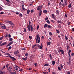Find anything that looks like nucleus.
Instances as JSON below:
<instances>
[{"instance_id":"nucleus-21","label":"nucleus","mask_w":74,"mask_h":74,"mask_svg":"<svg viewBox=\"0 0 74 74\" xmlns=\"http://www.w3.org/2000/svg\"><path fill=\"white\" fill-rule=\"evenodd\" d=\"M40 10V6H38V8H37V10L38 11H39Z\"/></svg>"},{"instance_id":"nucleus-2","label":"nucleus","mask_w":74,"mask_h":74,"mask_svg":"<svg viewBox=\"0 0 74 74\" xmlns=\"http://www.w3.org/2000/svg\"><path fill=\"white\" fill-rule=\"evenodd\" d=\"M39 34L36 35V37H37V40H38V44L40 43V37H39Z\"/></svg>"},{"instance_id":"nucleus-11","label":"nucleus","mask_w":74,"mask_h":74,"mask_svg":"<svg viewBox=\"0 0 74 74\" xmlns=\"http://www.w3.org/2000/svg\"><path fill=\"white\" fill-rule=\"evenodd\" d=\"M43 12L44 14H47L48 13V11L47 10H44L43 11Z\"/></svg>"},{"instance_id":"nucleus-20","label":"nucleus","mask_w":74,"mask_h":74,"mask_svg":"<svg viewBox=\"0 0 74 74\" xmlns=\"http://www.w3.org/2000/svg\"><path fill=\"white\" fill-rule=\"evenodd\" d=\"M56 12L57 13V15H59V10H57L56 11Z\"/></svg>"},{"instance_id":"nucleus-41","label":"nucleus","mask_w":74,"mask_h":74,"mask_svg":"<svg viewBox=\"0 0 74 74\" xmlns=\"http://www.w3.org/2000/svg\"><path fill=\"white\" fill-rule=\"evenodd\" d=\"M69 45H68L67 47V49H66L67 50V51H69Z\"/></svg>"},{"instance_id":"nucleus-54","label":"nucleus","mask_w":74,"mask_h":74,"mask_svg":"<svg viewBox=\"0 0 74 74\" xmlns=\"http://www.w3.org/2000/svg\"><path fill=\"white\" fill-rule=\"evenodd\" d=\"M49 35H50V36H52V34L51 32H50L49 33Z\"/></svg>"},{"instance_id":"nucleus-28","label":"nucleus","mask_w":74,"mask_h":74,"mask_svg":"<svg viewBox=\"0 0 74 74\" xmlns=\"http://www.w3.org/2000/svg\"><path fill=\"white\" fill-rule=\"evenodd\" d=\"M13 40V39L12 38H9V41H12V40Z\"/></svg>"},{"instance_id":"nucleus-36","label":"nucleus","mask_w":74,"mask_h":74,"mask_svg":"<svg viewBox=\"0 0 74 74\" xmlns=\"http://www.w3.org/2000/svg\"><path fill=\"white\" fill-rule=\"evenodd\" d=\"M22 9H23V11H25L26 10V9L24 8L23 7H22Z\"/></svg>"},{"instance_id":"nucleus-10","label":"nucleus","mask_w":74,"mask_h":74,"mask_svg":"<svg viewBox=\"0 0 74 74\" xmlns=\"http://www.w3.org/2000/svg\"><path fill=\"white\" fill-rule=\"evenodd\" d=\"M67 5V3H63L62 4V6H66V5Z\"/></svg>"},{"instance_id":"nucleus-24","label":"nucleus","mask_w":74,"mask_h":74,"mask_svg":"<svg viewBox=\"0 0 74 74\" xmlns=\"http://www.w3.org/2000/svg\"><path fill=\"white\" fill-rule=\"evenodd\" d=\"M47 27H48V28L49 29L51 28V26L50 25H47Z\"/></svg>"},{"instance_id":"nucleus-30","label":"nucleus","mask_w":74,"mask_h":74,"mask_svg":"<svg viewBox=\"0 0 74 74\" xmlns=\"http://www.w3.org/2000/svg\"><path fill=\"white\" fill-rule=\"evenodd\" d=\"M6 54L7 55H8V56H11V55H10V53H6Z\"/></svg>"},{"instance_id":"nucleus-53","label":"nucleus","mask_w":74,"mask_h":74,"mask_svg":"<svg viewBox=\"0 0 74 74\" xmlns=\"http://www.w3.org/2000/svg\"><path fill=\"white\" fill-rule=\"evenodd\" d=\"M71 55L72 56H74V53H72L71 54Z\"/></svg>"},{"instance_id":"nucleus-19","label":"nucleus","mask_w":74,"mask_h":74,"mask_svg":"<svg viewBox=\"0 0 74 74\" xmlns=\"http://www.w3.org/2000/svg\"><path fill=\"white\" fill-rule=\"evenodd\" d=\"M14 72H12L11 74H16V71H14Z\"/></svg>"},{"instance_id":"nucleus-23","label":"nucleus","mask_w":74,"mask_h":74,"mask_svg":"<svg viewBox=\"0 0 74 74\" xmlns=\"http://www.w3.org/2000/svg\"><path fill=\"white\" fill-rule=\"evenodd\" d=\"M68 7L69 8H71V3L69 4V5L68 6Z\"/></svg>"},{"instance_id":"nucleus-25","label":"nucleus","mask_w":74,"mask_h":74,"mask_svg":"<svg viewBox=\"0 0 74 74\" xmlns=\"http://www.w3.org/2000/svg\"><path fill=\"white\" fill-rule=\"evenodd\" d=\"M44 67H45V66H49V64H45L44 65Z\"/></svg>"},{"instance_id":"nucleus-48","label":"nucleus","mask_w":74,"mask_h":74,"mask_svg":"<svg viewBox=\"0 0 74 74\" xmlns=\"http://www.w3.org/2000/svg\"><path fill=\"white\" fill-rule=\"evenodd\" d=\"M69 52H68V54H70V53L71 52V50L69 49Z\"/></svg>"},{"instance_id":"nucleus-33","label":"nucleus","mask_w":74,"mask_h":74,"mask_svg":"<svg viewBox=\"0 0 74 74\" xmlns=\"http://www.w3.org/2000/svg\"><path fill=\"white\" fill-rule=\"evenodd\" d=\"M12 47L11 46H10L8 47V51H9L10 49H11V48H12Z\"/></svg>"},{"instance_id":"nucleus-13","label":"nucleus","mask_w":74,"mask_h":74,"mask_svg":"<svg viewBox=\"0 0 74 74\" xmlns=\"http://www.w3.org/2000/svg\"><path fill=\"white\" fill-rule=\"evenodd\" d=\"M71 60H69V62H67V64H69V65H70L71 64V62L70 61Z\"/></svg>"},{"instance_id":"nucleus-9","label":"nucleus","mask_w":74,"mask_h":74,"mask_svg":"<svg viewBox=\"0 0 74 74\" xmlns=\"http://www.w3.org/2000/svg\"><path fill=\"white\" fill-rule=\"evenodd\" d=\"M42 14V10H41V9H40V12H39V16H40L41 15V14Z\"/></svg>"},{"instance_id":"nucleus-4","label":"nucleus","mask_w":74,"mask_h":74,"mask_svg":"<svg viewBox=\"0 0 74 74\" xmlns=\"http://www.w3.org/2000/svg\"><path fill=\"white\" fill-rule=\"evenodd\" d=\"M9 57L13 61H14V60H16V58L14 57H12L11 56H9Z\"/></svg>"},{"instance_id":"nucleus-12","label":"nucleus","mask_w":74,"mask_h":74,"mask_svg":"<svg viewBox=\"0 0 74 74\" xmlns=\"http://www.w3.org/2000/svg\"><path fill=\"white\" fill-rule=\"evenodd\" d=\"M60 52H61V53H62V54H63H63H64V51H63V50H62V49H60Z\"/></svg>"},{"instance_id":"nucleus-17","label":"nucleus","mask_w":74,"mask_h":74,"mask_svg":"<svg viewBox=\"0 0 74 74\" xmlns=\"http://www.w3.org/2000/svg\"><path fill=\"white\" fill-rule=\"evenodd\" d=\"M69 55V56L68 57V58H69V60H71V56H70V54H68Z\"/></svg>"},{"instance_id":"nucleus-62","label":"nucleus","mask_w":74,"mask_h":74,"mask_svg":"<svg viewBox=\"0 0 74 74\" xmlns=\"http://www.w3.org/2000/svg\"><path fill=\"white\" fill-rule=\"evenodd\" d=\"M10 45H11L9 43L7 46L6 47H8L9 46H10Z\"/></svg>"},{"instance_id":"nucleus-40","label":"nucleus","mask_w":74,"mask_h":74,"mask_svg":"<svg viewBox=\"0 0 74 74\" xmlns=\"http://www.w3.org/2000/svg\"><path fill=\"white\" fill-rule=\"evenodd\" d=\"M14 42L13 41H11L9 43L11 45L12 44V43Z\"/></svg>"},{"instance_id":"nucleus-27","label":"nucleus","mask_w":74,"mask_h":74,"mask_svg":"<svg viewBox=\"0 0 74 74\" xmlns=\"http://www.w3.org/2000/svg\"><path fill=\"white\" fill-rule=\"evenodd\" d=\"M47 24H45V25L44 26V28H46V27H47Z\"/></svg>"},{"instance_id":"nucleus-43","label":"nucleus","mask_w":74,"mask_h":74,"mask_svg":"<svg viewBox=\"0 0 74 74\" xmlns=\"http://www.w3.org/2000/svg\"><path fill=\"white\" fill-rule=\"evenodd\" d=\"M24 32H25V33H26V28L24 29Z\"/></svg>"},{"instance_id":"nucleus-49","label":"nucleus","mask_w":74,"mask_h":74,"mask_svg":"<svg viewBox=\"0 0 74 74\" xmlns=\"http://www.w3.org/2000/svg\"><path fill=\"white\" fill-rule=\"evenodd\" d=\"M33 12H34V10H31V13H33Z\"/></svg>"},{"instance_id":"nucleus-8","label":"nucleus","mask_w":74,"mask_h":74,"mask_svg":"<svg viewBox=\"0 0 74 74\" xmlns=\"http://www.w3.org/2000/svg\"><path fill=\"white\" fill-rule=\"evenodd\" d=\"M6 44H7V42H5L4 43L1 44L0 45V46H3V45H6Z\"/></svg>"},{"instance_id":"nucleus-14","label":"nucleus","mask_w":74,"mask_h":74,"mask_svg":"<svg viewBox=\"0 0 74 74\" xmlns=\"http://www.w3.org/2000/svg\"><path fill=\"white\" fill-rule=\"evenodd\" d=\"M22 59L23 60H26L27 59V57H25V58H22Z\"/></svg>"},{"instance_id":"nucleus-37","label":"nucleus","mask_w":74,"mask_h":74,"mask_svg":"<svg viewBox=\"0 0 74 74\" xmlns=\"http://www.w3.org/2000/svg\"><path fill=\"white\" fill-rule=\"evenodd\" d=\"M65 39L66 40H68V38H67V36H66V35L65 36Z\"/></svg>"},{"instance_id":"nucleus-56","label":"nucleus","mask_w":74,"mask_h":74,"mask_svg":"<svg viewBox=\"0 0 74 74\" xmlns=\"http://www.w3.org/2000/svg\"><path fill=\"white\" fill-rule=\"evenodd\" d=\"M71 23V22H69L68 23V25H70Z\"/></svg>"},{"instance_id":"nucleus-29","label":"nucleus","mask_w":74,"mask_h":74,"mask_svg":"<svg viewBox=\"0 0 74 74\" xmlns=\"http://www.w3.org/2000/svg\"><path fill=\"white\" fill-rule=\"evenodd\" d=\"M29 12H30V10H27V14L28 15L29 14Z\"/></svg>"},{"instance_id":"nucleus-15","label":"nucleus","mask_w":74,"mask_h":74,"mask_svg":"<svg viewBox=\"0 0 74 74\" xmlns=\"http://www.w3.org/2000/svg\"><path fill=\"white\" fill-rule=\"evenodd\" d=\"M49 58H50L51 60H52V59H53V58L52 56V55L51 54H50L49 56Z\"/></svg>"},{"instance_id":"nucleus-47","label":"nucleus","mask_w":74,"mask_h":74,"mask_svg":"<svg viewBox=\"0 0 74 74\" xmlns=\"http://www.w3.org/2000/svg\"><path fill=\"white\" fill-rule=\"evenodd\" d=\"M58 23H61L62 22H61V21H57Z\"/></svg>"},{"instance_id":"nucleus-3","label":"nucleus","mask_w":74,"mask_h":74,"mask_svg":"<svg viewBox=\"0 0 74 74\" xmlns=\"http://www.w3.org/2000/svg\"><path fill=\"white\" fill-rule=\"evenodd\" d=\"M51 16H52V18L53 19H55V20H56V21L57 20V19H56V18L55 17V14H52Z\"/></svg>"},{"instance_id":"nucleus-18","label":"nucleus","mask_w":74,"mask_h":74,"mask_svg":"<svg viewBox=\"0 0 74 74\" xmlns=\"http://www.w3.org/2000/svg\"><path fill=\"white\" fill-rule=\"evenodd\" d=\"M52 64L54 65L55 64V61H53L52 62Z\"/></svg>"},{"instance_id":"nucleus-59","label":"nucleus","mask_w":74,"mask_h":74,"mask_svg":"<svg viewBox=\"0 0 74 74\" xmlns=\"http://www.w3.org/2000/svg\"><path fill=\"white\" fill-rule=\"evenodd\" d=\"M11 34H9L8 35V37H9V38H11Z\"/></svg>"},{"instance_id":"nucleus-58","label":"nucleus","mask_w":74,"mask_h":74,"mask_svg":"<svg viewBox=\"0 0 74 74\" xmlns=\"http://www.w3.org/2000/svg\"><path fill=\"white\" fill-rule=\"evenodd\" d=\"M4 14V12H1L0 13V14Z\"/></svg>"},{"instance_id":"nucleus-39","label":"nucleus","mask_w":74,"mask_h":74,"mask_svg":"<svg viewBox=\"0 0 74 74\" xmlns=\"http://www.w3.org/2000/svg\"><path fill=\"white\" fill-rule=\"evenodd\" d=\"M18 56L19 58H21V54L19 53L18 55Z\"/></svg>"},{"instance_id":"nucleus-50","label":"nucleus","mask_w":74,"mask_h":74,"mask_svg":"<svg viewBox=\"0 0 74 74\" xmlns=\"http://www.w3.org/2000/svg\"><path fill=\"white\" fill-rule=\"evenodd\" d=\"M42 7H43V5H41L40 6V8H41H41H42Z\"/></svg>"},{"instance_id":"nucleus-55","label":"nucleus","mask_w":74,"mask_h":74,"mask_svg":"<svg viewBox=\"0 0 74 74\" xmlns=\"http://www.w3.org/2000/svg\"><path fill=\"white\" fill-rule=\"evenodd\" d=\"M0 71L1 72V74H4V73H3V72L2 71Z\"/></svg>"},{"instance_id":"nucleus-63","label":"nucleus","mask_w":74,"mask_h":74,"mask_svg":"<svg viewBox=\"0 0 74 74\" xmlns=\"http://www.w3.org/2000/svg\"><path fill=\"white\" fill-rule=\"evenodd\" d=\"M15 68H16V70H18V68L17 67H15Z\"/></svg>"},{"instance_id":"nucleus-6","label":"nucleus","mask_w":74,"mask_h":74,"mask_svg":"<svg viewBox=\"0 0 74 74\" xmlns=\"http://www.w3.org/2000/svg\"><path fill=\"white\" fill-rule=\"evenodd\" d=\"M19 53V51L18 50H17L16 51H15L14 52V55H16L17 54H18Z\"/></svg>"},{"instance_id":"nucleus-46","label":"nucleus","mask_w":74,"mask_h":74,"mask_svg":"<svg viewBox=\"0 0 74 74\" xmlns=\"http://www.w3.org/2000/svg\"><path fill=\"white\" fill-rule=\"evenodd\" d=\"M21 50H23V51H26V49L25 48H23Z\"/></svg>"},{"instance_id":"nucleus-26","label":"nucleus","mask_w":74,"mask_h":74,"mask_svg":"<svg viewBox=\"0 0 74 74\" xmlns=\"http://www.w3.org/2000/svg\"><path fill=\"white\" fill-rule=\"evenodd\" d=\"M41 46H39V48L40 49H42V43L41 44Z\"/></svg>"},{"instance_id":"nucleus-51","label":"nucleus","mask_w":74,"mask_h":74,"mask_svg":"<svg viewBox=\"0 0 74 74\" xmlns=\"http://www.w3.org/2000/svg\"><path fill=\"white\" fill-rule=\"evenodd\" d=\"M61 69H63V65L62 64H61Z\"/></svg>"},{"instance_id":"nucleus-52","label":"nucleus","mask_w":74,"mask_h":74,"mask_svg":"<svg viewBox=\"0 0 74 74\" xmlns=\"http://www.w3.org/2000/svg\"><path fill=\"white\" fill-rule=\"evenodd\" d=\"M37 30H38V29L39 28V25H37Z\"/></svg>"},{"instance_id":"nucleus-57","label":"nucleus","mask_w":74,"mask_h":74,"mask_svg":"<svg viewBox=\"0 0 74 74\" xmlns=\"http://www.w3.org/2000/svg\"><path fill=\"white\" fill-rule=\"evenodd\" d=\"M12 69V67H11V66L10 67H9V68H8V69Z\"/></svg>"},{"instance_id":"nucleus-5","label":"nucleus","mask_w":74,"mask_h":74,"mask_svg":"<svg viewBox=\"0 0 74 74\" xmlns=\"http://www.w3.org/2000/svg\"><path fill=\"white\" fill-rule=\"evenodd\" d=\"M8 22L9 23V24L10 25H12V26H14V24L12 22L10 21H8Z\"/></svg>"},{"instance_id":"nucleus-22","label":"nucleus","mask_w":74,"mask_h":74,"mask_svg":"<svg viewBox=\"0 0 74 74\" xmlns=\"http://www.w3.org/2000/svg\"><path fill=\"white\" fill-rule=\"evenodd\" d=\"M47 45H51V42H47Z\"/></svg>"},{"instance_id":"nucleus-32","label":"nucleus","mask_w":74,"mask_h":74,"mask_svg":"<svg viewBox=\"0 0 74 74\" xmlns=\"http://www.w3.org/2000/svg\"><path fill=\"white\" fill-rule=\"evenodd\" d=\"M25 56H29V54L28 53H26L25 54Z\"/></svg>"},{"instance_id":"nucleus-31","label":"nucleus","mask_w":74,"mask_h":74,"mask_svg":"<svg viewBox=\"0 0 74 74\" xmlns=\"http://www.w3.org/2000/svg\"><path fill=\"white\" fill-rule=\"evenodd\" d=\"M18 15L21 16V17H22V16H23V15H22L21 14H19Z\"/></svg>"},{"instance_id":"nucleus-35","label":"nucleus","mask_w":74,"mask_h":74,"mask_svg":"<svg viewBox=\"0 0 74 74\" xmlns=\"http://www.w3.org/2000/svg\"><path fill=\"white\" fill-rule=\"evenodd\" d=\"M56 32H57V33H58V34H59V33H60V32H59V31L58 30V29L56 30Z\"/></svg>"},{"instance_id":"nucleus-44","label":"nucleus","mask_w":74,"mask_h":74,"mask_svg":"<svg viewBox=\"0 0 74 74\" xmlns=\"http://www.w3.org/2000/svg\"><path fill=\"white\" fill-rule=\"evenodd\" d=\"M29 38L30 39V40H32V37L31 36H29Z\"/></svg>"},{"instance_id":"nucleus-60","label":"nucleus","mask_w":74,"mask_h":74,"mask_svg":"<svg viewBox=\"0 0 74 74\" xmlns=\"http://www.w3.org/2000/svg\"><path fill=\"white\" fill-rule=\"evenodd\" d=\"M64 16H65V17H66V18H67V14H66L64 15Z\"/></svg>"},{"instance_id":"nucleus-42","label":"nucleus","mask_w":74,"mask_h":74,"mask_svg":"<svg viewBox=\"0 0 74 74\" xmlns=\"http://www.w3.org/2000/svg\"><path fill=\"white\" fill-rule=\"evenodd\" d=\"M3 10V8H2V7H1V6H0V11H2Z\"/></svg>"},{"instance_id":"nucleus-38","label":"nucleus","mask_w":74,"mask_h":74,"mask_svg":"<svg viewBox=\"0 0 74 74\" xmlns=\"http://www.w3.org/2000/svg\"><path fill=\"white\" fill-rule=\"evenodd\" d=\"M16 12V15L19 14V12Z\"/></svg>"},{"instance_id":"nucleus-1","label":"nucleus","mask_w":74,"mask_h":74,"mask_svg":"<svg viewBox=\"0 0 74 74\" xmlns=\"http://www.w3.org/2000/svg\"><path fill=\"white\" fill-rule=\"evenodd\" d=\"M29 25H28V26H27V27L28 28V30L29 32L30 31V26H31V31L32 32H33V26L31 25H30V24H31V22L30 21H29Z\"/></svg>"},{"instance_id":"nucleus-45","label":"nucleus","mask_w":74,"mask_h":74,"mask_svg":"<svg viewBox=\"0 0 74 74\" xmlns=\"http://www.w3.org/2000/svg\"><path fill=\"white\" fill-rule=\"evenodd\" d=\"M36 47H40V45L38 44H36Z\"/></svg>"},{"instance_id":"nucleus-7","label":"nucleus","mask_w":74,"mask_h":74,"mask_svg":"<svg viewBox=\"0 0 74 74\" xmlns=\"http://www.w3.org/2000/svg\"><path fill=\"white\" fill-rule=\"evenodd\" d=\"M36 47V44H35L34 45H33L32 46V48L33 49H37V47Z\"/></svg>"},{"instance_id":"nucleus-61","label":"nucleus","mask_w":74,"mask_h":74,"mask_svg":"<svg viewBox=\"0 0 74 74\" xmlns=\"http://www.w3.org/2000/svg\"><path fill=\"white\" fill-rule=\"evenodd\" d=\"M68 72L67 73V74H70V71H68Z\"/></svg>"},{"instance_id":"nucleus-64","label":"nucleus","mask_w":74,"mask_h":74,"mask_svg":"<svg viewBox=\"0 0 74 74\" xmlns=\"http://www.w3.org/2000/svg\"><path fill=\"white\" fill-rule=\"evenodd\" d=\"M29 70H30V71L32 70V68H29Z\"/></svg>"},{"instance_id":"nucleus-16","label":"nucleus","mask_w":74,"mask_h":74,"mask_svg":"<svg viewBox=\"0 0 74 74\" xmlns=\"http://www.w3.org/2000/svg\"><path fill=\"white\" fill-rule=\"evenodd\" d=\"M2 29H6V27L5 26H3L1 27Z\"/></svg>"},{"instance_id":"nucleus-34","label":"nucleus","mask_w":74,"mask_h":74,"mask_svg":"<svg viewBox=\"0 0 74 74\" xmlns=\"http://www.w3.org/2000/svg\"><path fill=\"white\" fill-rule=\"evenodd\" d=\"M46 22H47V23H48L49 24V23H50V22L49 21V20H48L47 21H46Z\"/></svg>"}]
</instances>
